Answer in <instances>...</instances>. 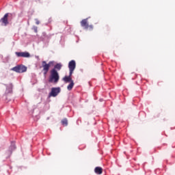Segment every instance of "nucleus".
I'll return each instance as SVG.
<instances>
[{"label":"nucleus","instance_id":"nucleus-1","mask_svg":"<svg viewBox=\"0 0 175 175\" xmlns=\"http://www.w3.org/2000/svg\"><path fill=\"white\" fill-rule=\"evenodd\" d=\"M49 81V83H53L54 84H57V83L59 81V74L58 73V71H57V70H51Z\"/></svg>","mask_w":175,"mask_h":175},{"label":"nucleus","instance_id":"nucleus-2","mask_svg":"<svg viewBox=\"0 0 175 175\" xmlns=\"http://www.w3.org/2000/svg\"><path fill=\"white\" fill-rule=\"evenodd\" d=\"M51 65H54V61H51L49 64H47L46 61L42 62V66H40V68H42V72H44V76L49 73Z\"/></svg>","mask_w":175,"mask_h":175},{"label":"nucleus","instance_id":"nucleus-3","mask_svg":"<svg viewBox=\"0 0 175 175\" xmlns=\"http://www.w3.org/2000/svg\"><path fill=\"white\" fill-rule=\"evenodd\" d=\"M81 27L84 28V29H88L89 31H92L94 29V25H88V18L83 19L81 21Z\"/></svg>","mask_w":175,"mask_h":175},{"label":"nucleus","instance_id":"nucleus-4","mask_svg":"<svg viewBox=\"0 0 175 175\" xmlns=\"http://www.w3.org/2000/svg\"><path fill=\"white\" fill-rule=\"evenodd\" d=\"M14 72H16V73H24V72H27V67L23 65L16 66L11 69Z\"/></svg>","mask_w":175,"mask_h":175},{"label":"nucleus","instance_id":"nucleus-5","mask_svg":"<svg viewBox=\"0 0 175 175\" xmlns=\"http://www.w3.org/2000/svg\"><path fill=\"white\" fill-rule=\"evenodd\" d=\"M9 17V13L5 14L3 18L0 20V24L3 27H6L9 24V21L8 18Z\"/></svg>","mask_w":175,"mask_h":175},{"label":"nucleus","instance_id":"nucleus-6","mask_svg":"<svg viewBox=\"0 0 175 175\" xmlns=\"http://www.w3.org/2000/svg\"><path fill=\"white\" fill-rule=\"evenodd\" d=\"M68 68H69L70 75H73V72L76 69V62L75 60H71L68 63Z\"/></svg>","mask_w":175,"mask_h":175},{"label":"nucleus","instance_id":"nucleus-7","mask_svg":"<svg viewBox=\"0 0 175 175\" xmlns=\"http://www.w3.org/2000/svg\"><path fill=\"white\" fill-rule=\"evenodd\" d=\"M59 92H61V88H53L51 89V92L49 94V96H53L55 98V96H57Z\"/></svg>","mask_w":175,"mask_h":175},{"label":"nucleus","instance_id":"nucleus-8","mask_svg":"<svg viewBox=\"0 0 175 175\" xmlns=\"http://www.w3.org/2000/svg\"><path fill=\"white\" fill-rule=\"evenodd\" d=\"M15 54L17 57H22L23 58H29L31 57V54L28 52H16Z\"/></svg>","mask_w":175,"mask_h":175},{"label":"nucleus","instance_id":"nucleus-9","mask_svg":"<svg viewBox=\"0 0 175 175\" xmlns=\"http://www.w3.org/2000/svg\"><path fill=\"white\" fill-rule=\"evenodd\" d=\"M63 81L66 83H72V81H73V79H72V75H70V72L69 73V76H65L63 78Z\"/></svg>","mask_w":175,"mask_h":175},{"label":"nucleus","instance_id":"nucleus-10","mask_svg":"<svg viewBox=\"0 0 175 175\" xmlns=\"http://www.w3.org/2000/svg\"><path fill=\"white\" fill-rule=\"evenodd\" d=\"M94 172L96 174H102L103 173V169L100 167H96Z\"/></svg>","mask_w":175,"mask_h":175},{"label":"nucleus","instance_id":"nucleus-11","mask_svg":"<svg viewBox=\"0 0 175 175\" xmlns=\"http://www.w3.org/2000/svg\"><path fill=\"white\" fill-rule=\"evenodd\" d=\"M53 69H55V70H61L62 69V64L57 63L54 66V68Z\"/></svg>","mask_w":175,"mask_h":175},{"label":"nucleus","instance_id":"nucleus-12","mask_svg":"<svg viewBox=\"0 0 175 175\" xmlns=\"http://www.w3.org/2000/svg\"><path fill=\"white\" fill-rule=\"evenodd\" d=\"M73 87H75V82L72 81L70 82V84L67 86V90L68 91H72Z\"/></svg>","mask_w":175,"mask_h":175},{"label":"nucleus","instance_id":"nucleus-13","mask_svg":"<svg viewBox=\"0 0 175 175\" xmlns=\"http://www.w3.org/2000/svg\"><path fill=\"white\" fill-rule=\"evenodd\" d=\"M14 150H16V144L14 142H12L11 146H10L9 148V152H12Z\"/></svg>","mask_w":175,"mask_h":175},{"label":"nucleus","instance_id":"nucleus-14","mask_svg":"<svg viewBox=\"0 0 175 175\" xmlns=\"http://www.w3.org/2000/svg\"><path fill=\"white\" fill-rule=\"evenodd\" d=\"M62 125H63V126H68V119L64 118L62 120Z\"/></svg>","mask_w":175,"mask_h":175},{"label":"nucleus","instance_id":"nucleus-15","mask_svg":"<svg viewBox=\"0 0 175 175\" xmlns=\"http://www.w3.org/2000/svg\"><path fill=\"white\" fill-rule=\"evenodd\" d=\"M32 29L34 31V32H35L36 33H38V27L33 26V27H32Z\"/></svg>","mask_w":175,"mask_h":175},{"label":"nucleus","instance_id":"nucleus-16","mask_svg":"<svg viewBox=\"0 0 175 175\" xmlns=\"http://www.w3.org/2000/svg\"><path fill=\"white\" fill-rule=\"evenodd\" d=\"M36 24L37 25H39V24H40V22L39 21V20H38V19L36 20Z\"/></svg>","mask_w":175,"mask_h":175}]
</instances>
